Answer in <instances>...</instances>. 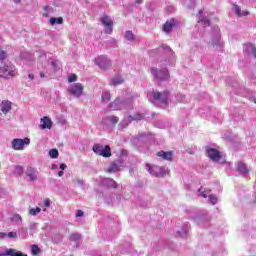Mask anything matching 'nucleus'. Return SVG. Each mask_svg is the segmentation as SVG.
<instances>
[{
    "mask_svg": "<svg viewBox=\"0 0 256 256\" xmlns=\"http://www.w3.org/2000/svg\"><path fill=\"white\" fill-rule=\"evenodd\" d=\"M49 22H50V25H63V17H58V18L52 17L50 18Z\"/></svg>",
    "mask_w": 256,
    "mask_h": 256,
    "instance_id": "c85d7f7f",
    "label": "nucleus"
},
{
    "mask_svg": "<svg viewBox=\"0 0 256 256\" xmlns=\"http://www.w3.org/2000/svg\"><path fill=\"white\" fill-rule=\"evenodd\" d=\"M52 169H54V170L57 169V164H53Z\"/></svg>",
    "mask_w": 256,
    "mask_h": 256,
    "instance_id": "e2e57ef3",
    "label": "nucleus"
},
{
    "mask_svg": "<svg viewBox=\"0 0 256 256\" xmlns=\"http://www.w3.org/2000/svg\"><path fill=\"white\" fill-rule=\"evenodd\" d=\"M123 82H124V80H123V78H121L120 76L114 77V78L111 80V84H112V85H122Z\"/></svg>",
    "mask_w": 256,
    "mask_h": 256,
    "instance_id": "72a5a7b5",
    "label": "nucleus"
},
{
    "mask_svg": "<svg viewBox=\"0 0 256 256\" xmlns=\"http://www.w3.org/2000/svg\"><path fill=\"white\" fill-rule=\"evenodd\" d=\"M102 187H106V189H117L118 184L113 180V178H104L101 181Z\"/></svg>",
    "mask_w": 256,
    "mask_h": 256,
    "instance_id": "2eb2a0df",
    "label": "nucleus"
},
{
    "mask_svg": "<svg viewBox=\"0 0 256 256\" xmlns=\"http://www.w3.org/2000/svg\"><path fill=\"white\" fill-rule=\"evenodd\" d=\"M28 77L33 81L35 79V76L33 74H29Z\"/></svg>",
    "mask_w": 256,
    "mask_h": 256,
    "instance_id": "5fc2aeb1",
    "label": "nucleus"
},
{
    "mask_svg": "<svg viewBox=\"0 0 256 256\" xmlns=\"http://www.w3.org/2000/svg\"><path fill=\"white\" fill-rule=\"evenodd\" d=\"M141 115H138L136 117H133V116H129V119H131V121H135V119H141Z\"/></svg>",
    "mask_w": 256,
    "mask_h": 256,
    "instance_id": "8fccbe9b",
    "label": "nucleus"
},
{
    "mask_svg": "<svg viewBox=\"0 0 256 256\" xmlns=\"http://www.w3.org/2000/svg\"><path fill=\"white\" fill-rule=\"evenodd\" d=\"M233 11L236 13V15H238V17H246V15H249L248 11H241V7L238 5L233 6Z\"/></svg>",
    "mask_w": 256,
    "mask_h": 256,
    "instance_id": "b1692460",
    "label": "nucleus"
},
{
    "mask_svg": "<svg viewBox=\"0 0 256 256\" xmlns=\"http://www.w3.org/2000/svg\"><path fill=\"white\" fill-rule=\"evenodd\" d=\"M192 219L197 225H203L206 221H209V215L207 211L200 210Z\"/></svg>",
    "mask_w": 256,
    "mask_h": 256,
    "instance_id": "1a4fd4ad",
    "label": "nucleus"
},
{
    "mask_svg": "<svg viewBox=\"0 0 256 256\" xmlns=\"http://www.w3.org/2000/svg\"><path fill=\"white\" fill-rule=\"evenodd\" d=\"M49 155L52 159H57V157H59V150L58 149H51L49 151Z\"/></svg>",
    "mask_w": 256,
    "mask_h": 256,
    "instance_id": "c9c22d12",
    "label": "nucleus"
},
{
    "mask_svg": "<svg viewBox=\"0 0 256 256\" xmlns=\"http://www.w3.org/2000/svg\"><path fill=\"white\" fill-rule=\"evenodd\" d=\"M50 64L52 65V68L54 69V71H57L59 69V64L57 63V61L51 60Z\"/></svg>",
    "mask_w": 256,
    "mask_h": 256,
    "instance_id": "c03bdc74",
    "label": "nucleus"
},
{
    "mask_svg": "<svg viewBox=\"0 0 256 256\" xmlns=\"http://www.w3.org/2000/svg\"><path fill=\"white\" fill-rule=\"evenodd\" d=\"M81 239V234L73 233L70 235V241H79Z\"/></svg>",
    "mask_w": 256,
    "mask_h": 256,
    "instance_id": "ea45409f",
    "label": "nucleus"
},
{
    "mask_svg": "<svg viewBox=\"0 0 256 256\" xmlns=\"http://www.w3.org/2000/svg\"><path fill=\"white\" fill-rule=\"evenodd\" d=\"M42 123L40 125V129H51L53 122L49 119V117L45 116L41 119Z\"/></svg>",
    "mask_w": 256,
    "mask_h": 256,
    "instance_id": "5701e85b",
    "label": "nucleus"
},
{
    "mask_svg": "<svg viewBox=\"0 0 256 256\" xmlns=\"http://www.w3.org/2000/svg\"><path fill=\"white\" fill-rule=\"evenodd\" d=\"M196 0H182V3L186 9H193L195 7Z\"/></svg>",
    "mask_w": 256,
    "mask_h": 256,
    "instance_id": "cd10ccee",
    "label": "nucleus"
},
{
    "mask_svg": "<svg viewBox=\"0 0 256 256\" xmlns=\"http://www.w3.org/2000/svg\"><path fill=\"white\" fill-rule=\"evenodd\" d=\"M165 49H167V51H171V48L169 46H166Z\"/></svg>",
    "mask_w": 256,
    "mask_h": 256,
    "instance_id": "338daca9",
    "label": "nucleus"
},
{
    "mask_svg": "<svg viewBox=\"0 0 256 256\" xmlns=\"http://www.w3.org/2000/svg\"><path fill=\"white\" fill-rule=\"evenodd\" d=\"M135 95H132L129 100H123L121 98H116L112 103H110V109L113 111H121V109H127L129 107V101H133Z\"/></svg>",
    "mask_w": 256,
    "mask_h": 256,
    "instance_id": "7ed1b4c3",
    "label": "nucleus"
},
{
    "mask_svg": "<svg viewBox=\"0 0 256 256\" xmlns=\"http://www.w3.org/2000/svg\"><path fill=\"white\" fill-rule=\"evenodd\" d=\"M95 65H98L100 69H109L111 67V60L107 56H99L94 60Z\"/></svg>",
    "mask_w": 256,
    "mask_h": 256,
    "instance_id": "6e6552de",
    "label": "nucleus"
},
{
    "mask_svg": "<svg viewBox=\"0 0 256 256\" xmlns=\"http://www.w3.org/2000/svg\"><path fill=\"white\" fill-rule=\"evenodd\" d=\"M17 75V68L11 62L4 63L0 67V79H13Z\"/></svg>",
    "mask_w": 256,
    "mask_h": 256,
    "instance_id": "f257e3e1",
    "label": "nucleus"
},
{
    "mask_svg": "<svg viewBox=\"0 0 256 256\" xmlns=\"http://www.w3.org/2000/svg\"><path fill=\"white\" fill-rule=\"evenodd\" d=\"M5 237H7V233L0 232V239H5Z\"/></svg>",
    "mask_w": 256,
    "mask_h": 256,
    "instance_id": "603ef678",
    "label": "nucleus"
},
{
    "mask_svg": "<svg viewBox=\"0 0 256 256\" xmlns=\"http://www.w3.org/2000/svg\"><path fill=\"white\" fill-rule=\"evenodd\" d=\"M68 93H70V95H73V97H76L77 99H79V97H81V95H83V84H81V83L73 84L68 89Z\"/></svg>",
    "mask_w": 256,
    "mask_h": 256,
    "instance_id": "9d476101",
    "label": "nucleus"
},
{
    "mask_svg": "<svg viewBox=\"0 0 256 256\" xmlns=\"http://www.w3.org/2000/svg\"><path fill=\"white\" fill-rule=\"evenodd\" d=\"M92 151L101 157H111V147L109 145L103 146L101 144H94Z\"/></svg>",
    "mask_w": 256,
    "mask_h": 256,
    "instance_id": "39448f33",
    "label": "nucleus"
},
{
    "mask_svg": "<svg viewBox=\"0 0 256 256\" xmlns=\"http://www.w3.org/2000/svg\"><path fill=\"white\" fill-rule=\"evenodd\" d=\"M78 185H85V181H83V180H78Z\"/></svg>",
    "mask_w": 256,
    "mask_h": 256,
    "instance_id": "6e6d98bb",
    "label": "nucleus"
},
{
    "mask_svg": "<svg viewBox=\"0 0 256 256\" xmlns=\"http://www.w3.org/2000/svg\"><path fill=\"white\" fill-rule=\"evenodd\" d=\"M136 3L140 5L141 3H143V0H136Z\"/></svg>",
    "mask_w": 256,
    "mask_h": 256,
    "instance_id": "680f3d73",
    "label": "nucleus"
},
{
    "mask_svg": "<svg viewBox=\"0 0 256 256\" xmlns=\"http://www.w3.org/2000/svg\"><path fill=\"white\" fill-rule=\"evenodd\" d=\"M236 170L238 171V173H241V175L249 174V168L247 167V164H245L243 162H238L237 163Z\"/></svg>",
    "mask_w": 256,
    "mask_h": 256,
    "instance_id": "aec40b11",
    "label": "nucleus"
},
{
    "mask_svg": "<svg viewBox=\"0 0 256 256\" xmlns=\"http://www.w3.org/2000/svg\"><path fill=\"white\" fill-rule=\"evenodd\" d=\"M49 9V6H44V11H47Z\"/></svg>",
    "mask_w": 256,
    "mask_h": 256,
    "instance_id": "69168bd1",
    "label": "nucleus"
},
{
    "mask_svg": "<svg viewBox=\"0 0 256 256\" xmlns=\"http://www.w3.org/2000/svg\"><path fill=\"white\" fill-rule=\"evenodd\" d=\"M27 177H29L30 181H37V174L35 173V169L28 168L26 171Z\"/></svg>",
    "mask_w": 256,
    "mask_h": 256,
    "instance_id": "a878e982",
    "label": "nucleus"
},
{
    "mask_svg": "<svg viewBox=\"0 0 256 256\" xmlns=\"http://www.w3.org/2000/svg\"><path fill=\"white\" fill-rule=\"evenodd\" d=\"M250 101H253V103L256 104V97H255V96L251 97V98H250Z\"/></svg>",
    "mask_w": 256,
    "mask_h": 256,
    "instance_id": "13d9d810",
    "label": "nucleus"
},
{
    "mask_svg": "<svg viewBox=\"0 0 256 256\" xmlns=\"http://www.w3.org/2000/svg\"><path fill=\"white\" fill-rule=\"evenodd\" d=\"M247 51H251L253 57L256 59V48L253 44H246Z\"/></svg>",
    "mask_w": 256,
    "mask_h": 256,
    "instance_id": "f704fd0d",
    "label": "nucleus"
},
{
    "mask_svg": "<svg viewBox=\"0 0 256 256\" xmlns=\"http://www.w3.org/2000/svg\"><path fill=\"white\" fill-rule=\"evenodd\" d=\"M213 35L211 37L210 45L214 47V49H217L218 51H221L224 47L223 42L221 41V34L219 33V27L215 26L213 28Z\"/></svg>",
    "mask_w": 256,
    "mask_h": 256,
    "instance_id": "20e7f679",
    "label": "nucleus"
},
{
    "mask_svg": "<svg viewBox=\"0 0 256 256\" xmlns=\"http://www.w3.org/2000/svg\"><path fill=\"white\" fill-rule=\"evenodd\" d=\"M124 38L127 41H130L131 43L135 42V39H136L135 34H133V31L131 30H128L125 32Z\"/></svg>",
    "mask_w": 256,
    "mask_h": 256,
    "instance_id": "bb28decb",
    "label": "nucleus"
},
{
    "mask_svg": "<svg viewBox=\"0 0 256 256\" xmlns=\"http://www.w3.org/2000/svg\"><path fill=\"white\" fill-rule=\"evenodd\" d=\"M44 207H51V200L45 199L44 200Z\"/></svg>",
    "mask_w": 256,
    "mask_h": 256,
    "instance_id": "de8ad7c7",
    "label": "nucleus"
},
{
    "mask_svg": "<svg viewBox=\"0 0 256 256\" xmlns=\"http://www.w3.org/2000/svg\"><path fill=\"white\" fill-rule=\"evenodd\" d=\"M7 237H9V239H15V237H17V232H9Z\"/></svg>",
    "mask_w": 256,
    "mask_h": 256,
    "instance_id": "49530a36",
    "label": "nucleus"
},
{
    "mask_svg": "<svg viewBox=\"0 0 256 256\" xmlns=\"http://www.w3.org/2000/svg\"><path fill=\"white\" fill-rule=\"evenodd\" d=\"M13 2H14L16 5H18V3L21 2V0H13Z\"/></svg>",
    "mask_w": 256,
    "mask_h": 256,
    "instance_id": "bf43d9fd",
    "label": "nucleus"
},
{
    "mask_svg": "<svg viewBox=\"0 0 256 256\" xmlns=\"http://www.w3.org/2000/svg\"><path fill=\"white\" fill-rule=\"evenodd\" d=\"M121 167H123V161L121 159H117L110 164L107 173H117V171H121Z\"/></svg>",
    "mask_w": 256,
    "mask_h": 256,
    "instance_id": "4468645a",
    "label": "nucleus"
},
{
    "mask_svg": "<svg viewBox=\"0 0 256 256\" xmlns=\"http://www.w3.org/2000/svg\"><path fill=\"white\" fill-rule=\"evenodd\" d=\"M183 99H185V96H183L182 94H177L175 96L174 103H183Z\"/></svg>",
    "mask_w": 256,
    "mask_h": 256,
    "instance_id": "a19ab883",
    "label": "nucleus"
},
{
    "mask_svg": "<svg viewBox=\"0 0 256 256\" xmlns=\"http://www.w3.org/2000/svg\"><path fill=\"white\" fill-rule=\"evenodd\" d=\"M102 25H104L105 27V33H107L108 35H111V33H113V20L111 19V17L109 16H103L100 19Z\"/></svg>",
    "mask_w": 256,
    "mask_h": 256,
    "instance_id": "f8f14e48",
    "label": "nucleus"
},
{
    "mask_svg": "<svg viewBox=\"0 0 256 256\" xmlns=\"http://www.w3.org/2000/svg\"><path fill=\"white\" fill-rule=\"evenodd\" d=\"M12 220L15 221L16 223H21V221H23V218L21 217V215L16 214L13 216Z\"/></svg>",
    "mask_w": 256,
    "mask_h": 256,
    "instance_id": "37998d69",
    "label": "nucleus"
},
{
    "mask_svg": "<svg viewBox=\"0 0 256 256\" xmlns=\"http://www.w3.org/2000/svg\"><path fill=\"white\" fill-rule=\"evenodd\" d=\"M0 109H1L2 113L7 115V113H9L11 111V102H9L7 100L2 101V103L0 104Z\"/></svg>",
    "mask_w": 256,
    "mask_h": 256,
    "instance_id": "4be33fe9",
    "label": "nucleus"
},
{
    "mask_svg": "<svg viewBox=\"0 0 256 256\" xmlns=\"http://www.w3.org/2000/svg\"><path fill=\"white\" fill-rule=\"evenodd\" d=\"M61 125H67V120H63V121L61 122Z\"/></svg>",
    "mask_w": 256,
    "mask_h": 256,
    "instance_id": "052dcab7",
    "label": "nucleus"
},
{
    "mask_svg": "<svg viewBox=\"0 0 256 256\" xmlns=\"http://www.w3.org/2000/svg\"><path fill=\"white\" fill-rule=\"evenodd\" d=\"M105 203H107L109 205V203H111V200L105 199Z\"/></svg>",
    "mask_w": 256,
    "mask_h": 256,
    "instance_id": "0e129e2a",
    "label": "nucleus"
},
{
    "mask_svg": "<svg viewBox=\"0 0 256 256\" xmlns=\"http://www.w3.org/2000/svg\"><path fill=\"white\" fill-rule=\"evenodd\" d=\"M197 19H198V23H201L203 27H209V25H211V20H209L207 16L203 15V10H199Z\"/></svg>",
    "mask_w": 256,
    "mask_h": 256,
    "instance_id": "f3484780",
    "label": "nucleus"
},
{
    "mask_svg": "<svg viewBox=\"0 0 256 256\" xmlns=\"http://www.w3.org/2000/svg\"><path fill=\"white\" fill-rule=\"evenodd\" d=\"M83 215H85V213L82 210H77L76 217H83Z\"/></svg>",
    "mask_w": 256,
    "mask_h": 256,
    "instance_id": "09e8293b",
    "label": "nucleus"
},
{
    "mask_svg": "<svg viewBox=\"0 0 256 256\" xmlns=\"http://www.w3.org/2000/svg\"><path fill=\"white\" fill-rule=\"evenodd\" d=\"M75 81H77V76L75 74H71L68 77V83H75Z\"/></svg>",
    "mask_w": 256,
    "mask_h": 256,
    "instance_id": "a18cd8bd",
    "label": "nucleus"
},
{
    "mask_svg": "<svg viewBox=\"0 0 256 256\" xmlns=\"http://www.w3.org/2000/svg\"><path fill=\"white\" fill-rule=\"evenodd\" d=\"M178 26L179 21H177L175 18H171L170 20H167L163 25V31L164 33H171L173 29L177 28Z\"/></svg>",
    "mask_w": 256,
    "mask_h": 256,
    "instance_id": "ddd939ff",
    "label": "nucleus"
},
{
    "mask_svg": "<svg viewBox=\"0 0 256 256\" xmlns=\"http://www.w3.org/2000/svg\"><path fill=\"white\" fill-rule=\"evenodd\" d=\"M30 143L31 139L29 138H16L12 140L11 145L14 151H23V149H25V145H29Z\"/></svg>",
    "mask_w": 256,
    "mask_h": 256,
    "instance_id": "0eeeda50",
    "label": "nucleus"
},
{
    "mask_svg": "<svg viewBox=\"0 0 256 256\" xmlns=\"http://www.w3.org/2000/svg\"><path fill=\"white\" fill-rule=\"evenodd\" d=\"M60 169L61 171H65V169H67V165L66 164H60Z\"/></svg>",
    "mask_w": 256,
    "mask_h": 256,
    "instance_id": "3c124183",
    "label": "nucleus"
},
{
    "mask_svg": "<svg viewBox=\"0 0 256 256\" xmlns=\"http://www.w3.org/2000/svg\"><path fill=\"white\" fill-rule=\"evenodd\" d=\"M28 230H27V228H25V227H22V228H20L19 230H18V235H19V237L21 238V239H25L26 237H27V235H28Z\"/></svg>",
    "mask_w": 256,
    "mask_h": 256,
    "instance_id": "2f4dec72",
    "label": "nucleus"
},
{
    "mask_svg": "<svg viewBox=\"0 0 256 256\" xmlns=\"http://www.w3.org/2000/svg\"><path fill=\"white\" fill-rule=\"evenodd\" d=\"M39 253H41V248H39V246L37 244H32L31 245V254L33 256H37V255H39Z\"/></svg>",
    "mask_w": 256,
    "mask_h": 256,
    "instance_id": "c756f323",
    "label": "nucleus"
},
{
    "mask_svg": "<svg viewBox=\"0 0 256 256\" xmlns=\"http://www.w3.org/2000/svg\"><path fill=\"white\" fill-rule=\"evenodd\" d=\"M189 229H191V225L189 223H185L182 225V230L177 231L176 235H178V237H181V239H187V237L189 236Z\"/></svg>",
    "mask_w": 256,
    "mask_h": 256,
    "instance_id": "dca6fc26",
    "label": "nucleus"
},
{
    "mask_svg": "<svg viewBox=\"0 0 256 256\" xmlns=\"http://www.w3.org/2000/svg\"><path fill=\"white\" fill-rule=\"evenodd\" d=\"M102 102L103 103H109V101H111V93L109 92H103L102 96H101Z\"/></svg>",
    "mask_w": 256,
    "mask_h": 256,
    "instance_id": "7c9ffc66",
    "label": "nucleus"
},
{
    "mask_svg": "<svg viewBox=\"0 0 256 256\" xmlns=\"http://www.w3.org/2000/svg\"><path fill=\"white\" fill-rule=\"evenodd\" d=\"M153 99L159 103L160 107H167L169 105V91L152 92Z\"/></svg>",
    "mask_w": 256,
    "mask_h": 256,
    "instance_id": "f03ea898",
    "label": "nucleus"
},
{
    "mask_svg": "<svg viewBox=\"0 0 256 256\" xmlns=\"http://www.w3.org/2000/svg\"><path fill=\"white\" fill-rule=\"evenodd\" d=\"M63 175H64L63 170H61V171L58 172V177H63Z\"/></svg>",
    "mask_w": 256,
    "mask_h": 256,
    "instance_id": "864d4df0",
    "label": "nucleus"
},
{
    "mask_svg": "<svg viewBox=\"0 0 256 256\" xmlns=\"http://www.w3.org/2000/svg\"><path fill=\"white\" fill-rule=\"evenodd\" d=\"M4 255H5V256H27V254H23L21 251L15 252L14 249H7V250L4 252Z\"/></svg>",
    "mask_w": 256,
    "mask_h": 256,
    "instance_id": "393cba45",
    "label": "nucleus"
},
{
    "mask_svg": "<svg viewBox=\"0 0 256 256\" xmlns=\"http://www.w3.org/2000/svg\"><path fill=\"white\" fill-rule=\"evenodd\" d=\"M146 169L152 175V177H159V169H161V166L146 164Z\"/></svg>",
    "mask_w": 256,
    "mask_h": 256,
    "instance_id": "6ab92c4d",
    "label": "nucleus"
},
{
    "mask_svg": "<svg viewBox=\"0 0 256 256\" xmlns=\"http://www.w3.org/2000/svg\"><path fill=\"white\" fill-rule=\"evenodd\" d=\"M7 57H9V55L4 50H1L0 51V63L2 65H5V60L7 59Z\"/></svg>",
    "mask_w": 256,
    "mask_h": 256,
    "instance_id": "473e14b6",
    "label": "nucleus"
},
{
    "mask_svg": "<svg viewBox=\"0 0 256 256\" xmlns=\"http://www.w3.org/2000/svg\"><path fill=\"white\" fill-rule=\"evenodd\" d=\"M206 153L209 159H211L215 163H219V161H221V152H219V150L211 147H206Z\"/></svg>",
    "mask_w": 256,
    "mask_h": 256,
    "instance_id": "9b49d317",
    "label": "nucleus"
},
{
    "mask_svg": "<svg viewBox=\"0 0 256 256\" xmlns=\"http://www.w3.org/2000/svg\"><path fill=\"white\" fill-rule=\"evenodd\" d=\"M202 189H203V188H200V189H199V193H203Z\"/></svg>",
    "mask_w": 256,
    "mask_h": 256,
    "instance_id": "774afa93",
    "label": "nucleus"
},
{
    "mask_svg": "<svg viewBox=\"0 0 256 256\" xmlns=\"http://www.w3.org/2000/svg\"><path fill=\"white\" fill-rule=\"evenodd\" d=\"M39 213H41V209L39 207L31 208L29 210V214L32 215L33 217H35L36 215H39Z\"/></svg>",
    "mask_w": 256,
    "mask_h": 256,
    "instance_id": "58836bf2",
    "label": "nucleus"
},
{
    "mask_svg": "<svg viewBox=\"0 0 256 256\" xmlns=\"http://www.w3.org/2000/svg\"><path fill=\"white\" fill-rule=\"evenodd\" d=\"M198 197H203L204 199H208V203L211 205H217V201L219 200L215 194H207V193H200Z\"/></svg>",
    "mask_w": 256,
    "mask_h": 256,
    "instance_id": "a211bd4d",
    "label": "nucleus"
},
{
    "mask_svg": "<svg viewBox=\"0 0 256 256\" xmlns=\"http://www.w3.org/2000/svg\"><path fill=\"white\" fill-rule=\"evenodd\" d=\"M151 74L153 75L156 81H168L169 80V71L167 69H158L152 68Z\"/></svg>",
    "mask_w": 256,
    "mask_h": 256,
    "instance_id": "423d86ee",
    "label": "nucleus"
},
{
    "mask_svg": "<svg viewBox=\"0 0 256 256\" xmlns=\"http://www.w3.org/2000/svg\"><path fill=\"white\" fill-rule=\"evenodd\" d=\"M166 175H169V169H165L164 167L160 166L158 177H165Z\"/></svg>",
    "mask_w": 256,
    "mask_h": 256,
    "instance_id": "e433bc0d",
    "label": "nucleus"
},
{
    "mask_svg": "<svg viewBox=\"0 0 256 256\" xmlns=\"http://www.w3.org/2000/svg\"><path fill=\"white\" fill-rule=\"evenodd\" d=\"M23 171H24V169H23L22 166H16V167H15V170H14V173H15L16 175H23Z\"/></svg>",
    "mask_w": 256,
    "mask_h": 256,
    "instance_id": "79ce46f5",
    "label": "nucleus"
},
{
    "mask_svg": "<svg viewBox=\"0 0 256 256\" xmlns=\"http://www.w3.org/2000/svg\"><path fill=\"white\" fill-rule=\"evenodd\" d=\"M40 77H41V79H45V73L44 72H40Z\"/></svg>",
    "mask_w": 256,
    "mask_h": 256,
    "instance_id": "4d7b16f0",
    "label": "nucleus"
},
{
    "mask_svg": "<svg viewBox=\"0 0 256 256\" xmlns=\"http://www.w3.org/2000/svg\"><path fill=\"white\" fill-rule=\"evenodd\" d=\"M158 157H162V159H164V161H173V152L169 151V152H165V151H159L157 153Z\"/></svg>",
    "mask_w": 256,
    "mask_h": 256,
    "instance_id": "412c9836",
    "label": "nucleus"
},
{
    "mask_svg": "<svg viewBox=\"0 0 256 256\" xmlns=\"http://www.w3.org/2000/svg\"><path fill=\"white\" fill-rule=\"evenodd\" d=\"M107 120L112 123V125H117V123H119V118L117 116H108Z\"/></svg>",
    "mask_w": 256,
    "mask_h": 256,
    "instance_id": "4c0bfd02",
    "label": "nucleus"
}]
</instances>
